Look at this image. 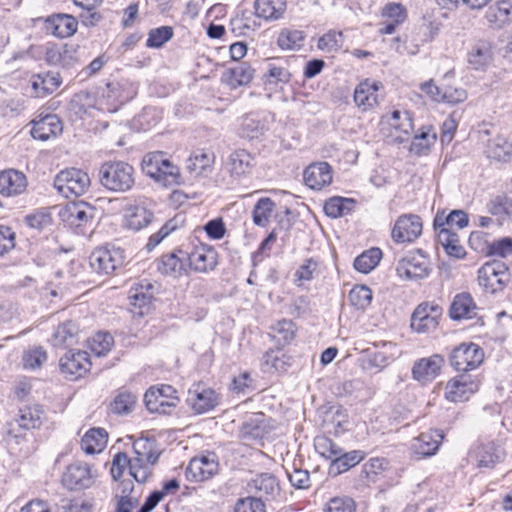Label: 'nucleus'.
<instances>
[{
	"label": "nucleus",
	"mask_w": 512,
	"mask_h": 512,
	"mask_svg": "<svg viewBox=\"0 0 512 512\" xmlns=\"http://www.w3.org/2000/svg\"><path fill=\"white\" fill-rule=\"evenodd\" d=\"M134 168L123 161H109L101 165L99 179L103 187L114 192H126L134 183Z\"/></svg>",
	"instance_id": "obj_1"
},
{
	"label": "nucleus",
	"mask_w": 512,
	"mask_h": 512,
	"mask_svg": "<svg viewBox=\"0 0 512 512\" xmlns=\"http://www.w3.org/2000/svg\"><path fill=\"white\" fill-rule=\"evenodd\" d=\"M143 172L161 182L164 186H172L180 183L179 168L165 158L161 151L147 154L142 160Z\"/></svg>",
	"instance_id": "obj_2"
},
{
	"label": "nucleus",
	"mask_w": 512,
	"mask_h": 512,
	"mask_svg": "<svg viewBox=\"0 0 512 512\" xmlns=\"http://www.w3.org/2000/svg\"><path fill=\"white\" fill-rule=\"evenodd\" d=\"M511 280L509 267L502 260L486 262L478 270V283L487 292L503 291Z\"/></svg>",
	"instance_id": "obj_3"
},
{
	"label": "nucleus",
	"mask_w": 512,
	"mask_h": 512,
	"mask_svg": "<svg viewBox=\"0 0 512 512\" xmlns=\"http://www.w3.org/2000/svg\"><path fill=\"white\" fill-rule=\"evenodd\" d=\"M54 187L65 198L79 197L90 187V177L80 169H66L56 175Z\"/></svg>",
	"instance_id": "obj_4"
},
{
	"label": "nucleus",
	"mask_w": 512,
	"mask_h": 512,
	"mask_svg": "<svg viewBox=\"0 0 512 512\" xmlns=\"http://www.w3.org/2000/svg\"><path fill=\"white\" fill-rule=\"evenodd\" d=\"M124 251L117 247L96 248L89 257L91 268L98 274L109 275L124 264Z\"/></svg>",
	"instance_id": "obj_5"
},
{
	"label": "nucleus",
	"mask_w": 512,
	"mask_h": 512,
	"mask_svg": "<svg viewBox=\"0 0 512 512\" xmlns=\"http://www.w3.org/2000/svg\"><path fill=\"white\" fill-rule=\"evenodd\" d=\"M442 308L434 302H422L411 316V328L417 333H430L436 330L442 316Z\"/></svg>",
	"instance_id": "obj_6"
},
{
	"label": "nucleus",
	"mask_w": 512,
	"mask_h": 512,
	"mask_svg": "<svg viewBox=\"0 0 512 512\" xmlns=\"http://www.w3.org/2000/svg\"><path fill=\"white\" fill-rule=\"evenodd\" d=\"M484 360L483 349L475 343H461L450 355V364L457 370L468 372L476 369Z\"/></svg>",
	"instance_id": "obj_7"
},
{
	"label": "nucleus",
	"mask_w": 512,
	"mask_h": 512,
	"mask_svg": "<svg viewBox=\"0 0 512 512\" xmlns=\"http://www.w3.org/2000/svg\"><path fill=\"white\" fill-rule=\"evenodd\" d=\"M177 391L171 385L150 387L144 395L147 409L152 413L168 414L178 403Z\"/></svg>",
	"instance_id": "obj_8"
},
{
	"label": "nucleus",
	"mask_w": 512,
	"mask_h": 512,
	"mask_svg": "<svg viewBox=\"0 0 512 512\" xmlns=\"http://www.w3.org/2000/svg\"><path fill=\"white\" fill-rule=\"evenodd\" d=\"M51 212L56 222L74 224L75 222L94 221L97 210L88 203L80 202L52 206Z\"/></svg>",
	"instance_id": "obj_9"
},
{
	"label": "nucleus",
	"mask_w": 512,
	"mask_h": 512,
	"mask_svg": "<svg viewBox=\"0 0 512 512\" xmlns=\"http://www.w3.org/2000/svg\"><path fill=\"white\" fill-rule=\"evenodd\" d=\"M382 129L397 142H404L413 130V121L408 111L395 110L382 117Z\"/></svg>",
	"instance_id": "obj_10"
},
{
	"label": "nucleus",
	"mask_w": 512,
	"mask_h": 512,
	"mask_svg": "<svg viewBox=\"0 0 512 512\" xmlns=\"http://www.w3.org/2000/svg\"><path fill=\"white\" fill-rule=\"evenodd\" d=\"M397 275L405 280H420L429 276L430 268L427 258L418 251V254H409L401 258L396 266Z\"/></svg>",
	"instance_id": "obj_11"
},
{
	"label": "nucleus",
	"mask_w": 512,
	"mask_h": 512,
	"mask_svg": "<svg viewBox=\"0 0 512 512\" xmlns=\"http://www.w3.org/2000/svg\"><path fill=\"white\" fill-rule=\"evenodd\" d=\"M219 471V463L215 453H208L190 460L185 475L188 481L202 482L212 478Z\"/></svg>",
	"instance_id": "obj_12"
},
{
	"label": "nucleus",
	"mask_w": 512,
	"mask_h": 512,
	"mask_svg": "<svg viewBox=\"0 0 512 512\" xmlns=\"http://www.w3.org/2000/svg\"><path fill=\"white\" fill-rule=\"evenodd\" d=\"M60 370L66 378L73 381L82 377L91 368L89 354L86 351L69 350L60 358Z\"/></svg>",
	"instance_id": "obj_13"
},
{
	"label": "nucleus",
	"mask_w": 512,
	"mask_h": 512,
	"mask_svg": "<svg viewBox=\"0 0 512 512\" xmlns=\"http://www.w3.org/2000/svg\"><path fill=\"white\" fill-rule=\"evenodd\" d=\"M188 260V266L198 273H209L218 266V253L208 245L200 244L193 248L189 253H185Z\"/></svg>",
	"instance_id": "obj_14"
},
{
	"label": "nucleus",
	"mask_w": 512,
	"mask_h": 512,
	"mask_svg": "<svg viewBox=\"0 0 512 512\" xmlns=\"http://www.w3.org/2000/svg\"><path fill=\"white\" fill-rule=\"evenodd\" d=\"M79 46L74 44H49L45 60L49 65L70 69L79 62Z\"/></svg>",
	"instance_id": "obj_15"
},
{
	"label": "nucleus",
	"mask_w": 512,
	"mask_h": 512,
	"mask_svg": "<svg viewBox=\"0 0 512 512\" xmlns=\"http://www.w3.org/2000/svg\"><path fill=\"white\" fill-rule=\"evenodd\" d=\"M444 436L440 430H430L421 433L411 443V456L415 459H423L434 455L443 440Z\"/></svg>",
	"instance_id": "obj_16"
},
{
	"label": "nucleus",
	"mask_w": 512,
	"mask_h": 512,
	"mask_svg": "<svg viewBox=\"0 0 512 512\" xmlns=\"http://www.w3.org/2000/svg\"><path fill=\"white\" fill-rule=\"evenodd\" d=\"M94 476L90 467L82 462L69 465L62 476V483L70 490H82L90 487Z\"/></svg>",
	"instance_id": "obj_17"
},
{
	"label": "nucleus",
	"mask_w": 512,
	"mask_h": 512,
	"mask_svg": "<svg viewBox=\"0 0 512 512\" xmlns=\"http://www.w3.org/2000/svg\"><path fill=\"white\" fill-rule=\"evenodd\" d=\"M479 383L468 374H460L448 381L445 387V396L452 402H462L467 400L470 395L477 392Z\"/></svg>",
	"instance_id": "obj_18"
},
{
	"label": "nucleus",
	"mask_w": 512,
	"mask_h": 512,
	"mask_svg": "<svg viewBox=\"0 0 512 512\" xmlns=\"http://www.w3.org/2000/svg\"><path fill=\"white\" fill-rule=\"evenodd\" d=\"M187 401L196 413L202 414L219 404V396L213 389L198 383L189 389Z\"/></svg>",
	"instance_id": "obj_19"
},
{
	"label": "nucleus",
	"mask_w": 512,
	"mask_h": 512,
	"mask_svg": "<svg viewBox=\"0 0 512 512\" xmlns=\"http://www.w3.org/2000/svg\"><path fill=\"white\" fill-rule=\"evenodd\" d=\"M248 490L256 497L267 501L274 500L280 494L277 478L270 473H262L248 482Z\"/></svg>",
	"instance_id": "obj_20"
},
{
	"label": "nucleus",
	"mask_w": 512,
	"mask_h": 512,
	"mask_svg": "<svg viewBox=\"0 0 512 512\" xmlns=\"http://www.w3.org/2000/svg\"><path fill=\"white\" fill-rule=\"evenodd\" d=\"M304 182L313 190H321L332 182V169L327 162L310 164L304 170Z\"/></svg>",
	"instance_id": "obj_21"
},
{
	"label": "nucleus",
	"mask_w": 512,
	"mask_h": 512,
	"mask_svg": "<svg viewBox=\"0 0 512 512\" xmlns=\"http://www.w3.org/2000/svg\"><path fill=\"white\" fill-rule=\"evenodd\" d=\"M78 21L69 14H54L45 20V30L47 33L66 38L74 35L77 31Z\"/></svg>",
	"instance_id": "obj_22"
},
{
	"label": "nucleus",
	"mask_w": 512,
	"mask_h": 512,
	"mask_svg": "<svg viewBox=\"0 0 512 512\" xmlns=\"http://www.w3.org/2000/svg\"><path fill=\"white\" fill-rule=\"evenodd\" d=\"M27 188L25 174L9 169L0 172V194L4 196H16L22 194Z\"/></svg>",
	"instance_id": "obj_23"
},
{
	"label": "nucleus",
	"mask_w": 512,
	"mask_h": 512,
	"mask_svg": "<svg viewBox=\"0 0 512 512\" xmlns=\"http://www.w3.org/2000/svg\"><path fill=\"white\" fill-rule=\"evenodd\" d=\"M254 69L247 62H239L228 68L222 75V81L231 89L247 86L254 78Z\"/></svg>",
	"instance_id": "obj_24"
},
{
	"label": "nucleus",
	"mask_w": 512,
	"mask_h": 512,
	"mask_svg": "<svg viewBox=\"0 0 512 512\" xmlns=\"http://www.w3.org/2000/svg\"><path fill=\"white\" fill-rule=\"evenodd\" d=\"M380 83L366 79L360 82L354 91V102L362 110L373 108L378 103L377 92Z\"/></svg>",
	"instance_id": "obj_25"
},
{
	"label": "nucleus",
	"mask_w": 512,
	"mask_h": 512,
	"mask_svg": "<svg viewBox=\"0 0 512 512\" xmlns=\"http://www.w3.org/2000/svg\"><path fill=\"white\" fill-rule=\"evenodd\" d=\"M366 457V453L362 450H352L345 452L341 448V452L337 455L332 462H330L328 474L330 476H338L344 472H347L351 468L358 465Z\"/></svg>",
	"instance_id": "obj_26"
},
{
	"label": "nucleus",
	"mask_w": 512,
	"mask_h": 512,
	"mask_svg": "<svg viewBox=\"0 0 512 512\" xmlns=\"http://www.w3.org/2000/svg\"><path fill=\"white\" fill-rule=\"evenodd\" d=\"M80 327L77 322L67 320L60 323L51 337V343L54 347H69L78 343L80 337Z\"/></svg>",
	"instance_id": "obj_27"
},
{
	"label": "nucleus",
	"mask_w": 512,
	"mask_h": 512,
	"mask_svg": "<svg viewBox=\"0 0 512 512\" xmlns=\"http://www.w3.org/2000/svg\"><path fill=\"white\" fill-rule=\"evenodd\" d=\"M477 306L472 296L467 292H462L454 296L450 305V318L456 321L462 319H472L477 316Z\"/></svg>",
	"instance_id": "obj_28"
},
{
	"label": "nucleus",
	"mask_w": 512,
	"mask_h": 512,
	"mask_svg": "<svg viewBox=\"0 0 512 512\" xmlns=\"http://www.w3.org/2000/svg\"><path fill=\"white\" fill-rule=\"evenodd\" d=\"M62 123L57 115L49 114L33 122L31 135L34 139L46 141L62 133Z\"/></svg>",
	"instance_id": "obj_29"
},
{
	"label": "nucleus",
	"mask_w": 512,
	"mask_h": 512,
	"mask_svg": "<svg viewBox=\"0 0 512 512\" xmlns=\"http://www.w3.org/2000/svg\"><path fill=\"white\" fill-rule=\"evenodd\" d=\"M443 362V358L437 354L420 359L413 365V378L424 383L432 381L440 373Z\"/></svg>",
	"instance_id": "obj_30"
},
{
	"label": "nucleus",
	"mask_w": 512,
	"mask_h": 512,
	"mask_svg": "<svg viewBox=\"0 0 512 512\" xmlns=\"http://www.w3.org/2000/svg\"><path fill=\"white\" fill-rule=\"evenodd\" d=\"M183 254V257H180L176 252L168 253L163 255L157 261V270L168 276H172L174 278L180 277L187 271V264L185 253L182 250L178 251Z\"/></svg>",
	"instance_id": "obj_31"
},
{
	"label": "nucleus",
	"mask_w": 512,
	"mask_h": 512,
	"mask_svg": "<svg viewBox=\"0 0 512 512\" xmlns=\"http://www.w3.org/2000/svg\"><path fill=\"white\" fill-rule=\"evenodd\" d=\"M43 414L39 405L24 406L19 408L14 422L19 430L38 429L42 425Z\"/></svg>",
	"instance_id": "obj_32"
},
{
	"label": "nucleus",
	"mask_w": 512,
	"mask_h": 512,
	"mask_svg": "<svg viewBox=\"0 0 512 512\" xmlns=\"http://www.w3.org/2000/svg\"><path fill=\"white\" fill-rule=\"evenodd\" d=\"M511 11V2L509 0H501L488 8L485 19L491 28L500 29L510 21Z\"/></svg>",
	"instance_id": "obj_33"
},
{
	"label": "nucleus",
	"mask_w": 512,
	"mask_h": 512,
	"mask_svg": "<svg viewBox=\"0 0 512 512\" xmlns=\"http://www.w3.org/2000/svg\"><path fill=\"white\" fill-rule=\"evenodd\" d=\"M437 226H434L436 228ZM438 241L449 256L463 258L466 254L464 247L460 244L459 236L452 230L453 226L447 228L439 226Z\"/></svg>",
	"instance_id": "obj_34"
},
{
	"label": "nucleus",
	"mask_w": 512,
	"mask_h": 512,
	"mask_svg": "<svg viewBox=\"0 0 512 512\" xmlns=\"http://www.w3.org/2000/svg\"><path fill=\"white\" fill-rule=\"evenodd\" d=\"M214 155L204 150H196L187 159L186 168L195 177L207 175L212 170Z\"/></svg>",
	"instance_id": "obj_35"
},
{
	"label": "nucleus",
	"mask_w": 512,
	"mask_h": 512,
	"mask_svg": "<svg viewBox=\"0 0 512 512\" xmlns=\"http://www.w3.org/2000/svg\"><path fill=\"white\" fill-rule=\"evenodd\" d=\"M226 166L232 176L247 175L252 169L253 157L246 150H236L230 154Z\"/></svg>",
	"instance_id": "obj_36"
},
{
	"label": "nucleus",
	"mask_w": 512,
	"mask_h": 512,
	"mask_svg": "<svg viewBox=\"0 0 512 512\" xmlns=\"http://www.w3.org/2000/svg\"><path fill=\"white\" fill-rule=\"evenodd\" d=\"M255 14L265 20H278L286 11V0H255Z\"/></svg>",
	"instance_id": "obj_37"
},
{
	"label": "nucleus",
	"mask_w": 512,
	"mask_h": 512,
	"mask_svg": "<svg viewBox=\"0 0 512 512\" xmlns=\"http://www.w3.org/2000/svg\"><path fill=\"white\" fill-rule=\"evenodd\" d=\"M108 433L103 428H91L81 439V448L87 454L100 453L107 444Z\"/></svg>",
	"instance_id": "obj_38"
},
{
	"label": "nucleus",
	"mask_w": 512,
	"mask_h": 512,
	"mask_svg": "<svg viewBox=\"0 0 512 512\" xmlns=\"http://www.w3.org/2000/svg\"><path fill=\"white\" fill-rule=\"evenodd\" d=\"M492 59V44L486 40L478 41L468 55L469 64L476 70L486 67Z\"/></svg>",
	"instance_id": "obj_39"
},
{
	"label": "nucleus",
	"mask_w": 512,
	"mask_h": 512,
	"mask_svg": "<svg viewBox=\"0 0 512 512\" xmlns=\"http://www.w3.org/2000/svg\"><path fill=\"white\" fill-rule=\"evenodd\" d=\"M355 206L354 199L335 196L325 202L324 212L331 218H338L350 214Z\"/></svg>",
	"instance_id": "obj_40"
},
{
	"label": "nucleus",
	"mask_w": 512,
	"mask_h": 512,
	"mask_svg": "<svg viewBox=\"0 0 512 512\" xmlns=\"http://www.w3.org/2000/svg\"><path fill=\"white\" fill-rule=\"evenodd\" d=\"M61 82L58 73L47 72L32 77V88L38 95L51 94L61 85Z\"/></svg>",
	"instance_id": "obj_41"
},
{
	"label": "nucleus",
	"mask_w": 512,
	"mask_h": 512,
	"mask_svg": "<svg viewBox=\"0 0 512 512\" xmlns=\"http://www.w3.org/2000/svg\"><path fill=\"white\" fill-rule=\"evenodd\" d=\"M486 154L489 158L506 162L512 155V143L505 137L498 135L489 140L486 148Z\"/></svg>",
	"instance_id": "obj_42"
},
{
	"label": "nucleus",
	"mask_w": 512,
	"mask_h": 512,
	"mask_svg": "<svg viewBox=\"0 0 512 512\" xmlns=\"http://www.w3.org/2000/svg\"><path fill=\"white\" fill-rule=\"evenodd\" d=\"M277 219L276 205L268 197H263L257 201L253 209L254 224L269 223Z\"/></svg>",
	"instance_id": "obj_43"
},
{
	"label": "nucleus",
	"mask_w": 512,
	"mask_h": 512,
	"mask_svg": "<svg viewBox=\"0 0 512 512\" xmlns=\"http://www.w3.org/2000/svg\"><path fill=\"white\" fill-rule=\"evenodd\" d=\"M382 251L377 247H373L361 253L354 260V268L361 273L367 274L371 272L380 262Z\"/></svg>",
	"instance_id": "obj_44"
},
{
	"label": "nucleus",
	"mask_w": 512,
	"mask_h": 512,
	"mask_svg": "<svg viewBox=\"0 0 512 512\" xmlns=\"http://www.w3.org/2000/svg\"><path fill=\"white\" fill-rule=\"evenodd\" d=\"M502 451L494 444L489 443L478 447L476 461L480 468H492L502 457Z\"/></svg>",
	"instance_id": "obj_45"
},
{
	"label": "nucleus",
	"mask_w": 512,
	"mask_h": 512,
	"mask_svg": "<svg viewBox=\"0 0 512 512\" xmlns=\"http://www.w3.org/2000/svg\"><path fill=\"white\" fill-rule=\"evenodd\" d=\"M123 217L128 224H151L155 220L153 213L140 205L126 206Z\"/></svg>",
	"instance_id": "obj_46"
},
{
	"label": "nucleus",
	"mask_w": 512,
	"mask_h": 512,
	"mask_svg": "<svg viewBox=\"0 0 512 512\" xmlns=\"http://www.w3.org/2000/svg\"><path fill=\"white\" fill-rule=\"evenodd\" d=\"M314 447L321 457L330 460L331 462L341 452V447L332 439L324 435L315 437Z\"/></svg>",
	"instance_id": "obj_47"
},
{
	"label": "nucleus",
	"mask_w": 512,
	"mask_h": 512,
	"mask_svg": "<svg viewBox=\"0 0 512 512\" xmlns=\"http://www.w3.org/2000/svg\"><path fill=\"white\" fill-rule=\"evenodd\" d=\"M423 226H393L392 239L398 244L412 243L422 234Z\"/></svg>",
	"instance_id": "obj_48"
},
{
	"label": "nucleus",
	"mask_w": 512,
	"mask_h": 512,
	"mask_svg": "<svg viewBox=\"0 0 512 512\" xmlns=\"http://www.w3.org/2000/svg\"><path fill=\"white\" fill-rule=\"evenodd\" d=\"M349 302L357 309H365L372 301V291L365 285L354 286L348 294Z\"/></svg>",
	"instance_id": "obj_49"
},
{
	"label": "nucleus",
	"mask_w": 512,
	"mask_h": 512,
	"mask_svg": "<svg viewBox=\"0 0 512 512\" xmlns=\"http://www.w3.org/2000/svg\"><path fill=\"white\" fill-rule=\"evenodd\" d=\"M304 34L299 30H283L279 36L277 43L281 49L294 50L303 46Z\"/></svg>",
	"instance_id": "obj_50"
},
{
	"label": "nucleus",
	"mask_w": 512,
	"mask_h": 512,
	"mask_svg": "<svg viewBox=\"0 0 512 512\" xmlns=\"http://www.w3.org/2000/svg\"><path fill=\"white\" fill-rule=\"evenodd\" d=\"M489 211L492 215L497 216L499 222L507 220L512 216V198L508 196H497L491 201Z\"/></svg>",
	"instance_id": "obj_51"
},
{
	"label": "nucleus",
	"mask_w": 512,
	"mask_h": 512,
	"mask_svg": "<svg viewBox=\"0 0 512 512\" xmlns=\"http://www.w3.org/2000/svg\"><path fill=\"white\" fill-rule=\"evenodd\" d=\"M47 360L46 351L40 347L35 346L24 351L22 355V363L25 369L35 370L40 368Z\"/></svg>",
	"instance_id": "obj_52"
},
{
	"label": "nucleus",
	"mask_w": 512,
	"mask_h": 512,
	"mask_svg": "<svg viewBox=\"0 0 512 512\" xmlns=\"http://www.w3.org/2000/svg\"><path fill=\"white\" fill-rule=\"evenodd\" d=\"M273 337L283 345L290 343L295 336V325L291 320H280L272 326Z\"/></svg>",
	"instance_id": "obj_53"
},
{
	"label": "nucleus",
	"mask_w": 512,
	"mask_h": 512,
	"mask_svg": "<svg viewBox=\"0 0 512 512\" xmlns=\"http://www.w3.org/2000/svg\"><path fill=\"white\" fill-rule=\"evenodd\" d=\"M343 45V34L340 31H329L318 40V48L326 52H336Z\"/></svg>",
	"instance_id": "obj_54"
},
{
	"label": "nucleus",
	"mask_w": 512,
	"mask_h": 512,
	"mask_svg": "<svg viewBox=\"0 0 512 512\" xmlns=\"http://www.w3.org/2000/svg\"><path fill=\"white\" fill-rule=\"evenodd\" d=\"M173 37V29L170 26H161L152 29L148 34L146 46L160 48Z\"/></svg>",
	"instance_id": "obj_55"
},
{
	"label": "nucleus",
	"mask_w": 512,
	"mask_h": 512,
	"mask_svg": "<svg viewBox=\"0 0 512 512\" xmlns=\"http://www.w3.org/2000/svg\"><path fill=\"white\" fill-rule=\"evenodd\" d=\"M153 286L147 284L146 288L142 285L140 287L132 288L129 293V300L131 305L143 308L148 306L153 298Z\"/></svg>",
	"instance_id": "obj_56"
},
{
	"label": "nucleus",
	"mask_w": 512,
	"mask_h": 512,
	"mask_svg": "<svg viewBox=\"0 0 512 512\" xmlns=\"http://www.w3.org/2000/svg\"><path fill=\"white\" fill-rule=\"evenodd\" d=\"M136 457L144 458V465L153 466L157 463L160 453L153 450V443L146 441H139L134 444Z\"/></svg>",
	"instance_id": "obj_57"
},
{
	"label": "nucleus",
	"mask_w": 512,
	"mask_h": 512,
	"mask_svg": "<svg viewBox=\"0 0 512 512\" xmlns=\"http://www.w3.org/2000/svg\"><path fill=\"white\" fill-rule=\"evenodd\" d=\"M436 140V134L430 133V130H423L420 134L415 135L411 146L410 151L415 154H424L426 153L430 146L435 142Z\"/></svg>",
	"instance_id": "obj_58"
},
{
	"label": "nucleus",
	"mask_w": 512,
	"mask_h": 512,
	"mask_svg": "<svg viewBox=\"0 0 512 512\" xmlns=\"http://www.w3.org/2000/svg\"><path fill=\"white\" fill-rule=\"evenodd\" d=\"M355 501L348 496H337L330 499L324 508V512H355Z\"/></svg>",
	"instance_id": "obj_59"
},
{
	"label": "nucleus",
	"mask_w": 512,
	"mask_h": 512,
	"mask_svg": "<svg viewBox=\"0 0 512 512\" xmlns=\"http://www.w3.org/2000/svg\"><path fill=\"white\" fill-rule=\"evenodd\" d=\"M114 340L111 334L107 332H98L91 340V350L97 356H103L107 354L113 346Z\"/></svg>",
	"instance_id": "obj_60"
},
{
	"label": "nucleus",
	"mask_w": 512,
	"mask_h": 512,
	"mask_svg": "<svg viewBox=\"0 0 512 512\" xmlns=\"http://www.w3.org/2000/svg\"><path fill=\"white\" fill-rule=\"evenodd\" d=\"M136 402L134 394L128 391L120 392L111 403V410L116 414H124L130 412Z\"/></svg>",
	"instance_id": "obj_61"
},
{
	"label": "nucleus",
	"mask_w": 512,
	"mask_h": 512,
	"mask_svg": "<svg viewBox=\"0 0 512 512\" xmlns=\"http://www.w3.org/2000/svg\"><path fill=\"white\" fill-rule=\"evenodd\" d=\"M388 461L385 458L375 457L369 459L363 466L361 474L367 481H375L376 476L387 468Z\"/></svg>",
	"instance_id": "obj_62"
},
{
	"label": "nucleus",
	"mask_w": 512,
	"mask_h": 512,
	"mask_svg": "<svg viewBox=\"0 0 512 512\" xmlns=\"http://www.w3.org/2000/svg\"><path fill=\"white\" fill-rule=\"evenodd\" d=\"M130 475L138 483H145L152 475V469L148 465H144L143 457H134L131 459Z\"/></svg>",
	"instance_id": "obj_63"
},
{
	"label": "nucleus",
	"mask_w": 512,
	"mask_h": 512,
	"mask_svg": "<svg viewBox=\"0 0 512 512\" xmlns=\"http://www.w3.org/2000/svg\"><path fill=\"white\" fill-rule=\"evenodd\" d=\"M234 512H266V510L263 500L254 495L239 499Z\"/></svg>",
	"instance_id": "obj_64"
}]
</instances>
